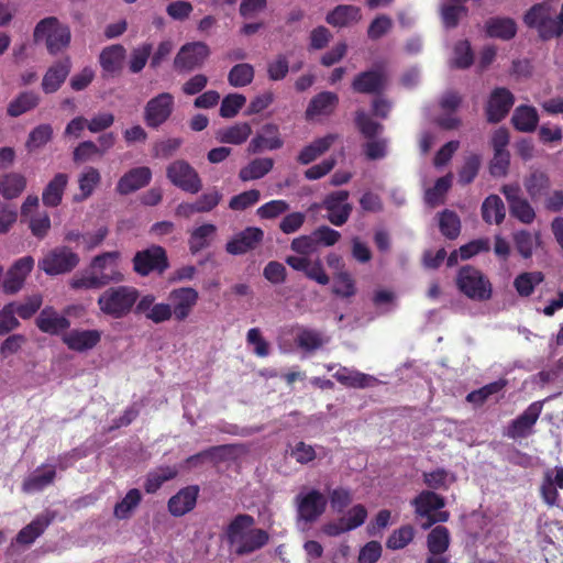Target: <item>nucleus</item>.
<instances>
[{"label":"nucleus","mask_w":563,"mask_h":563,"mask_svg":"<svg viewBox=\"0 0 563 563\" xmlns=\"http://www.w3.org/2000/svg\"><path fill=\"white\" fill-rule=\"evenodd\" d=\"M451 187V176L446 175L437 179L433 187L429 188L426 191L424 199L426 202L435 207L443 202L444 195L449 191Z\"/></svg>","instance_id":"obj_58"},{"label":"nucleus","mask_w":563,"mask_h":563,"mask_svg":"<svg viewBox=\"0 0 563 563\" xmlns=\"http://www.w3.org/2000/svg\"><path fill=\"white\" fill-rule=\"evenodd\" d=\"M485 33L490 38L509 41L517 34V23L514 19L507 16L489 18L485 22Z\"/></svg>","instance_id":"obj_30"},{"label":"nucleus","mask_w":563,"mask_h":563,"mask_svg":"<svg viewBox=\"0 0 563 563\" xmlns=\"http://www.w3.org/2000/svg\"><path fill=\"white\" fill-rule=\"evenodd\" d=\"M327 498L318 489L296 496L297 516L307 523H312L323 515L327 508Z\"/></svg>","instance_id":"obj_14"},{"label":"nucleus","mask_w":563,"mask_h":563,"mask_svg":"<svg viewBox=\"0 0 563 563\" xmlns=\"http://www.w3.org/2000/svg\"><path fill=\"white\" fill-rule=\"evenodd\" d=\"M514 103L515 96L509 89L505 87L493 89L485 107L487 121L489 123H499L508 115Z\"/></svg>","instance_id":"obj_15"},{"label":"nucleus","mask_w":563,"mask_h":563,"mask_svg":"<svg viewBox=\"0 0 563 563\" xmlns=\"http://www.w3.org/2000/svg\"><path fill=\"white\" fill-rule=\"evenodd\" d=\"M166 176L174 186L186 192L197 194L202 188L199 174L184 159L170 163L166 168Z\"/></svg>","instance_id":"obj_10"},{"label":"nucleus","mask_w":563,"mask_h":563,"mask_svg":"<svg viewBox=\"0 0 563 563\" xmlns=\"http://www.w3.org/2000/svg\"><path fill=\"white\" fill-rule=\"evenodd\" d=\"M339 139L338 134L329 133L323 137H319L314 140L309 145L305 146L298 157L297 161L302 165H308L313 162L317 157L325 153L332 144Z\"/></svg>","instance_id":"obj_33"},{"label":"nucleus","mask_w":563,"mask_h":563,"mask_svg":"<svg viewBox=\"0 0 563 563\" xmlns=\"http://www.w3.org/2000/svg\"><path fill=\"white\" fill-rule=\"evenodd\" d=\"M174 107L175 99L169 92H161L151 98L144 107L143 119L145 124L151 129H158L169 120Z\"/></svg>","instance_id":"obj_11"},{"label":"nucleus","mask_w":563,"mask_h":563,"mask_svg":"<svg viewBox=\"0 0 563 563\" xmlns=\"http://www.w3.org/2000/svg\"><path fill=\"white\" fill-rule=\"evenodd\" d=\"M254 67L242 63L234 65L228 74V81L232 87H245L254 79Z\"/></svg>","instance_id":"obj_53"},{"label":"nucleus","mask_w":563,"mask_h":563,"mask_svg":"<svg viewBox=\"0 0 563 563\" xmlns=\"http://www.w3.org/2000/svg\"><path fill=\"white\" fill-rule=\"evenodd\" d=\"M174 319L178 322L185 321L198 302L199 294L195 288L180 287L169 292Z\"/></svg>","instance_id":"obj_19"},{"label":"nucleus","mask_w":563,"mask_h":563,"mask_svg":"<svg viewBox=\"0 0 563 563\" xmlns=\"http://www.w3.org/2000/svg\"><path fill=\"white\" fill-rule=\"evenodd\" d=\"M100 180L101 175L99 170L95 167H87L78 178L80 192L74 196V201L82 202L87 200L93 194Z\"/></svg>","instance_id":"obj_43"},{"label":"nucleus","mask_w":563,"mask_h":563,"mask_svg":"<svg viewBox=\"0 0 563 563\" xmlns=\"http://www.w3.org/2000/svg\"><path fill=\"white\" fill-rule=\"evenodd\" d=\"M347 190H336L328 194L322 200L321 207L327 211L325 219L335 227L345 224L353 211L349 202Z\"/></svg>","instance_id":"obj_12"},{"label":"nucleus","mask_w":563,"mask_h":563,"mask_svg":"<svg viewBox=\"0 0 563 563\" xmlns=\"http://www.w3.org/2000/svg\"><path fill=\"white\" fill-rule=\"evenodd\" d=\"M411 505L418 517L426 518L427 521L422 525L423 529H429L438 522H445L449 520L448 511H438L445 506V499L441 495L431 489L422 490L412 500Z\"/></svg>","instance_id":"obj_6"},{"label":"nucleus","mask_w":563,"mask_h":563,"mask_svg":"<svg viewBox=\"0 0 563 563\" xmlns=\"http://www.w3.org/2000/svg\"><path fill=\"white\" fill-rule=\"evenodd\" d=\"M298 347L306 352H313L323 346L325 340L322 333L314 329L302 328L296 335Z\"/></svg>","instance_id":"obj_48"},{"label":"nucleus","mask_w":563,"mask_h":563,"mask_svg":"<svg viewBox=\"0 0 563 563\" xmlns=\"http://www.w3.org/2000/svg\"><path fill=\"white\" fill-rule=\"evenodd\" d=\"M506 217V209L501 198L497 195H489L485 198L482 203V218L483 220L492 224H500Z\"/></svg>","instance_id":"obj_41"},{"label":"nucleus","mask_w":563,"mask_h":563,"mask_svg":"<svg viewBox=\"0 0 563 563\" xmlns=\"http://www.w3.org/2000/svg\"><path fill=\"white\" fill-rule=\"evenodd\" d=\"M199 495V486L189 485L181 488L177 494L172 496L168 500V511L174 517H181L191 511L196 504Z\"/></svg>","instance_id":"obj_24"},{"label":"nucleus","mask_w":563,"mask_h":563,"mask_svg":"<svg viewBox=\"0 0 563 563\" xmlns=\"http://www.w3.org/2000/svg\"><path fill=\"white\" fill-rule=\"evenodd\" d=\"M26 186L27 179L20 172H7L0 175V196L4 200L19 198Z\"/></svg>","instance_id":"obj_29"},{"label":"nucleus","mask_w":563,"mask_h":563,"mask_svg":"<svg viewBox=\"0 0 563 563\" xmlns=\"http://www.w3.org/2000/svg\"><path fill=\"white\" fill-rule=\"evenodd\" d=\"M142 494L137 488L130 489L124 498L114 507V516L118 519H128L132 511L140 505Z\"/></svg>","instance_id":"obj_56"},{"label":"nucleus","mask_w":563,"mask_h":563,"mask_svg":"<svg viewBox=\"0 0 563 563\" xmlns=\"http://www.w3.org/2000/svg\"><path fill=\"white\" fill-rule=\"evenodd\" d=\"M543 274L540 272L521 273L515 280L514 286L521 297H529L533 294L537 285L543 282Z\"/></svg>","instance_id":"obj_52"},{"label":"nucleus","mask_w":563,"mask_h":563,"mask_svg":"<svg viewBox=\"0 0 563 563\" xmlns=\"http://www.w3.org/2000/svg\"><path fill=\"white\" fill-rule=\"evenodd\" d=\"M132 264L133 271L142 277L148 276L151 273L162 275L169 267L165 249L155 244L137 251L132 258Z\"/></svg>","instance_id":"obj_8"},{"label":"nucleus","mask_w":563,"mask_h":563,"mask_svg":"<svg viewBox=\"0 0 563 563\" xmlns=\"http://www.w3.org/2000/svg\"><path fill=\"white\" fill-rule=\"evenodd\" d=\"M362 14L358 7L340 4L327 14V22L336 27H344L361 20Z\"/></svg>","instance_id":"obj_35"},{"label":"nucleus","mask_w":563,"mask_h":563,"mask_svg":"<svg viewBox=\"0 0 563 563\" xmlns=\"http://www.w3.org/2000/svg\"><path fill=\"white\" fill-rule=\"evenodd\" d=\"M55 477H56V471L54 467H51L49 470H47L41 474L37 473V471H36L34 474H32L31 476H29L27 478H25L23 481L22 490L26 494L41 492L45 487L53 484Z\"/></svg>","instance_id":"obj_46"},{"label":"nucleus","mask_w":563,"mask_h":563,"mask_svg":"<svg viewBox=\"0 0 563 563\" xmlns=\"http://www.w3.org/2000/svg\"><path fill=\"white\" fill-rule=\"evenodd\" d=\"M505 196L511 217L525 224H530L536 219V211L530 202L521 196L518 185H504L500 189Z\"/></svg>","instance_id":"obj_16"},{"label":"nucleus","mask_w":563,"mask_h":563,"mask_svg":"<svg viewBox=\"0 0 563 563\" xmlns=\"http://www.w3.org/2000/svg\"><path fill=\"white\" fill-rule=\"evenodd\" d=\"M101 340L99 330H71L64 334L63 342L71 351L85 352L93 349Z\"/></svg>","instance_id":"obj_26"},{"label":"nucleus","mask_w":563,"mask_h":563,"mask_svg":"<svg viewBox=\"0 0 563 563\" xmlns=\"http://www.w3.org/2000/svg\"><path fill=\"white\" fill-rule=\"evenodd\" d=\"M112 273L113 274L102 273L100 275L90 274L75 276L70 280V287L73 289H99L110 282H121L123 279V275L120 272Z\"/></svg>","instance_id":"obj_32"},{"label":"nucleus","mask_w":563,"mask_h":563,"mask_svg":"<svg viewBox=\"0 0 563 563\" xmlns=\"http://www.w3.org/2000/svg\"><path fill=\"white\" fill-rule=\"evenodd\" d=\"M481 156L478 154H471L465 158V162L459 172V183L461 185H468L476 178L481 168Z\"/></svg>","instance_id":"obj_62"},{"label":"nucleus","mask_w":563,"mask_h":563,"mask_svg":"<svg viewBox=\"0 0 563 563\" xmlns=\"http://www.w3.org/2000/svg\"><path fill=\"white\" fill-rule=\"evenodd\" d=\"M53 137V128L51 124H40L34 128L25 142V148L29 153L34 152L47 144Z\"/></svg>","instance_id":"obj_50"},{"label":"nucleus","mask_w":563,"mask_h":563,"mask_svg":"<svg viewBox=\"0 0 563 563\" xmlns=\"http://www.w3.org/2000/svg\"><path fill=\"white\" fill-rule=\"evenodd\" d=\"M177 474L178 471L174 466L159 467L158 470L148 473L144 483L145 492L147 494L156 493L165 482L175 478Z\"/></svg>","instance_id":"obj_45"},{"label":"nucleus","mask_w":563,"mask_h":563,"mask_svg":"<svg viewBox=\"0 0 563 563\" xmlns=\"http://www.w3.org/2000/svg\"><path fill=\"white\" fill-rule=\"evenodd\" d=\"M152 51L153 46L151 43H143L132 49L129 62V69L132 74H139L143 70L152 55Z\"/></svg>","instance_id":"obj_59"},{"label":"nucleus","mask_w":563,"mask_h":563,"mask_svg":"<svg viewBox=\"0 0 563 563\" xmlns=\"http://www.w3.org/2000/svg\"><path fill=\"white\" fill-rule=\"evenodd\" d=\"M440 232L449 240H455L461 232V220L459 216L451 210H443L439 214Z\"/></svg>","instance_id":"obj_49"},{"label":"nucleus","mask_w":563,"mask_h":563,"mask_svg":"<svg viewBox=\"0 0 563 563\" xmlns=\"http://www.w3.org/2000/svg\"><path fill=\"white\" fill-rule=\"evenodd\" d=\"M126 56V49L121 44H112L106 46L99 55V64L103 71V77H114L119 75L123 68Z\"/></svg>","instance_id":"obj_23"},{"label":"nucleus","mask_w":563,"mask_h":563,"mask_svg":"<svg viewBox=\"0 0 563 563\" xmlns=\"http://www.w3.org/2000/svg\"><path fill=\"white\" fill-rule=\"evenodd\" d=\"M71 68V63L68 57L53 64L45 73L42 80V89L45 93L56 92L65 82Z\"/></svg>","instance_id":"obj_27"},{"label":"nucleus","mask_w":563,"mask_h":563,"mask_svg":"<svg viewBox=\"0 0 563 563\" xmlns=\"http://www.w3.org/2000/svg\"><path fill=\"white\" fill-rule=\"evenodd\" d=\"M523 186L529 197L537 201L545 196L551 187V181L547 173L534 169L523 179Z\"/></svg>","instance_id":"obj_34"},{"label":"nucleus","mask_w":563,"mask_h":563,"mask_svg":"<svg viewBox=\"0 0 563 563\" xmlns=\"http://www.w3.org/2000/svg\"><path fill=\"white\" fill-rule=\"evenodd\" d=\"M332 291L339 297L350 298L356 292L355 282L347 272H341L334 277Z\"/></svg>","instance_id":"obj_63"},{"label":"nucleus","mask_w":563,"mask_h":563,"mask_svg":"<svg viewBox=\"0 0 563 563\" xmlns=\"http://www.w3.org/2000/svg\"><path fill=\"white\" fill-rule=\"evenodd\" d=\"M261 192L257 189H251L233 196L229 201V208L234 211H243L258 202Z\"/></svg>","instance_id":"obj_64"},{"label":"nucleus","mask_w":563,"mask_h":563,"mask_svg":"<svg viewBox=\"0 0 563 563\" xmlns=\"http://www.w3.org/2000/svg\"><path fill=\"white\" fill-rule=\"evenodd\" d=\"M274 167V159L271 157H260L252 159L239 172V178L242 181L261 179L266 176Z\"/></svg>","instance_id":"obj_39"},{"label":"nucleus","mask_w":563,"mask_h":563,"mask_svg":"<svg viewBox=\"0 0 563 563\" xmlns=\"http://www.w3.org/2000/svg\"><path fill=\"white\" fill-rule=\"evenodd\" d=\"M423 483L431 489H449L450 485L455 481L453 475L442 467L422 474Z\"/></svg>","instance_id":"obj_54"},{"label":"nucleus","mask_w":563,"mask_h":563,"mask_svg":"<svg viewBox=\"0 0 563 563\" xmlns=\"http://www.w3.org/2000/svg\"><path fill=\"white\" fill-rule=\"evenodd\" d=\"M523 22L528 27L536 29L543 41L563 35V22L559 15L553 16V9L549 2L533 4L526 12Z\"/></svg>","instance_id":"obj_3"},{"label":"nucleus","mask_w":563,"mask_h":563,"mask_svg":"<svg viewBox=\"0 0 563 563\" xmlns=\"http://www.w3.org/2000/svg\"><path fill=\"white\" fill-rule=\"evenodd\" d=\"M251 134V125L247 122H241L219 130L216 137L220 143L241 145L246 142Z\"/></svg>","instance_id":"obj_38"},{"label":"nucleus","mask_w":563,"mask_h":563,"mask_svg":"<svg viewBox=\"0 0 563 563\" xmlns=\"http://www.w3.org/2000/svg\"><path fill=\"white\" fill-rule=\"evenodd\" d=\"M217 233V227L212 223H205L190 233L188 246L191 254H197L210 246Z\"/></svg>","instance_id":"obj_37"},{"label":"nucleus","mask_w":563,"mask_h":563,"mask_svg":"<svg viewBox=\"0 0 563 563\" xmlns=\"http://www.w3.org/2000/svg\"><path fill=\"white\" fill-rule=\"evenodd\" d=\"M211 54L208 44L201 41L185 43L177 52L173 67L178 74H189L201 68Z\"/></svg>","instance_id":"obj_7"},{"label":"nucleus","mask_w":563,"mask_h":563,"mask_svg":"<svg viewBox=\"0 0 563 563\" xmlns=\"http://www.w3.org/2000/svg\"><path fill=\"white\" fill-rule=\"evenodd\" d=\"M79 255L68 246H58L49 251L40 262L38 267L47 275L55 276L71 272L79 264Z\"/></svg>","instance_id":"obj_9"},{"label":"nucleus","mask_w":563,"mask_h":563,"mask_svg":"<svg viewBox=\"0 0 563 563\" xmlns=\"http://www.w3.org/2000/svg\"><path fill=\"white\" fill-rule=\"evenodd\" d=\"M416 530L411 525H404L391 532L386 541L389 550H401L412 542Z\"/></svg>","instance_id":"obj_57"},{"label":"nucleus","mask_w":563,"mask_h":563,"mask_svg":"<svg viewBox=\"0 0 563 563\" xmlns=\"http://www.w3.org/2000/svg\"><path fill=\"white\" fill-rule=\"evenodd\" d=\"M254 523L253 516L239 514L228 525L225 537L235 555L252 554L268 543V532L261 528H254Z\"/></svg>","instance_id":"obj_1"},{"label":"nucleus","mask_w":563,"mask_h":563,"mask_svg":"<svg viewBox=\"0 0 563 563\" xmlns=\"http://www.w3.org/2000/svg\"><path fill=\"white\" fill-rule=\"evenodd\" d=\"M508 382L505 378H500L496 382L489 383L476 390L467 394L466 400L475 405H483L490 396L501 391Z\"/></svg>","instance_id":"obj_51"},{"label":"nucleus","mask_w":563,"mask_h":563,"mask_svg":"<svg viewBox=\"0 0 563 563\" xmlns=\"http://www.w3.org/2000/svg\"><path fill=\"white\" fill-rule=\"evenodd\" d=\"M428 550L432 555L443 554L450 545V532L444 526L434 527L427 537Z\"/></svg>","instance_id":"obj_44"},{"label":"nucleus","mask_w":563,"mask_h":563,"mask_svg":"<svg viewBox=\"0 0 563 563\" xmlns=\"http://www.w3.org/2000/svg\"><path fill=\"white\" fill-rule=\"evenodd\" d=\"M33 37L36 43L45 40L48 53L56 55L68 47L71 34L69 26L62 24L55 16H48L36 24Z\"/></svg>","instance_id":"obj_5"},{"label":"nucleus","mask_w":563,"mask_h":563,"mask_svg":"<svg viewBox=\"0 0 563 563\" xmlns=\"http://www.w3.org/2000/svg\"><path fill=\"white\" fill-rule=\"evenodd\" d=\"M339 103V96L332 91H322L316 95L306 109V119L311 120L318 115H330Z\"/></svg>","instance_id":"obj_28"},{"label":"nucleus","mask_w":563,"mask_h":563,"mask_svg":"<svg viewBox=\"0 0 563 563\" xmlns=\"http://www.w3.org/2000/svg\"><path fill=\"white\" fill-rule=\"evenodd\" d=\"M34 267V258L30 255L16 260L7 271L2 282V290L5 295H15L24 286L26 277Z\"/></svg>","instance_id":"obj_17"},{"label":"nucleus","mask_w":563,"mask_h":563,"mask_svg":"<svg viewBox=\"0 0 563 563\" xmlns=\"http://www.w3.org/2000/svg\"><path fill=\"white\" fill-rule=\"evenodd\" d=\"M38 103L40 96L37 93L33 91H23L10 101L7 108V113L11 118H18L35 109Z\"/></svg>","instance_id":"obj_40"},{"label":"nucleus","mask_w":563,"mask_h":563,"mask_svg":"<svg viewBox=\"0 0 563 563\" xmlns=\"http://www.w3.org/2000/svg\"><path fill=\"white\" fill-rule=\"evenodd\" d=\"M334 378L340 384L352 388H366L377 382L374 376L357 371H350L346 367L339 369L334 374Z\"/></svg>","instance_id":"obj_42"},{"label":"nucleus","mask_w":563,"mask_h":563,"mask_svg":"<svg viewBox=\"0 0 563 563\" xmlns=\"http://www.w3.org/2000/svg\"><path fill=\"white\" fill-rule=\"evenodd\" d=\"M54 519L55 514L49 510L37 515L29 525L18 532L14 539L15 543L25 547L33 544L34 541L45 532Z\"/></svg>","instance_id":"obj_21"},{"label":"nucleus","mask_w":563,"mask_h":563,"mask_svg":"<svg viewBox=\"0 0 563 563\" xmlns=\"http://www.w3.org/2000/svg\"><path fill=\"white\" fill-rule=\"evenodd\" d=\"M246 98L241 93H229L222 99L220 106V115L224 119L234 118L244 107Z\"/></svg>","instance_id":"obj_61"},{"label":"nucleus","mask_w":563,"mask_h":563,"mask_svg":"<svg viewBox=\"0 0 563 563\" xmlns=\"http://www.w3.org/2000/svg\"><path fill=\"white\" fill-rule=\"evenodd\" d=\"M354 123L360 133L367 140L375 139L384 130V125L374 121L364 110L355 111Z\"/></svg>","instance_id":"obj_47"},{"label":"nucleus","mask_w":563,"mask_h":563,"mask_svg":"<svg viewBox=\"0 0 563 563\" xmlns=\"http://www.w3.org/2000/svg\"><path fill=\"white\" fill-rule=\"evenodd\" d=\"M539 114L531 106H519L515 109L511 123L517 131L533 132L538 126Z\"/></svg>","instance_id":"obj_36"},{"label":"nucleus","mask_w":563,"mask_h":563,"mask_svg":"<svg viewBox=\"0 0 563 563\" xmlns=\"http://www.w3.org/2000/svg\"><path fill=\"white\" fill-rule=\"evenodd\" d=\"M152 170L150 167H134L126 172L118 181L115 190L120 195H129L150 184Z\"/></svg>","instance_id":"obj_22"},{"label":"nucleus","mask_w":563,"mask_h":563,"mask_svg":"<svg viewBox=\"0 0 563 563\" xmlns=\"http://www.w3.org/2000/svg\"><path fill=\"white\" fill-rule=\"evenodd\" d=\"M468 9L463 4L450 3L441 8V18L446 29H455L460 19L467 15Z\"/></svg>","instance_id":"obj_60"},{"label":"nucleus","mask_w":563,"mask_h":563,"mask_svg":"<svg viewBox=\"0 0 563 563\" xmlns=\"http://www.w3.org/2000/svg\"><path fill=\"white\" fill-rule=\"evenodd\" d=\"M140 297V291L133 286H114L106 289L98 298L100 311L113 319L126 317Z\"/></svg>","instance_id":"obj_2"},{"label":"nucleus","mask_w":563,"mask_h":563,"mask_svg":"<svg viewBox=\"0 0 563 563\" xmlns=\"http://www.w3.org/2000/svg\"><path fill=\"white\" fill-rule=\"evenodd\" d=\"M35 323L40 331L51 335H58L70 327V321L51 306L41 310Z\"/></svg>","instance_id":"obj_25"},{"label":"nucleus","mask_w":563,"mask_h":563,"mask_svg":"<svg viewBox=\"0 0 563 563\" xmlns=\"http://www.w3.org/2000/svg\"><path fill=\"white\" fill-rule=\"evenodd\" d=\"M388 77L383 68H371L358 73L353 81L352 89L356 93L380 96L386 90Z\"/></svg>","instance_id":"obj_13"},{"label":"nucleus","mask_w":563,"mask_h":563,"mask_svg":"<svg viewBox=\"0 0 563 563\" xmlns=\"http://www.w3.org/2000/svg\"><path fill=\"white\" fill-rule=\"evenodd\" d=\"M543 408V401H534L528 408L514 419L506 430V435L509 439H523L527 438L536 422L538 421Z\"/></svg>","instance_id":"obj_18"},{"label":"nucleus","mask_w":563,"mask_h":563,"mask_svg":"<svg viewBox=\"0 0 563 563\" xmlns=\"http://www.w3.org/2000/svg\"><path fill=\"white\" fill-rule=\"evenodd\" d=\"M455 283L460 292L468 299L487 301L492 298L493 286L490 280L474 266H462L457 272Z\"/></svg>","instance_id":"obj_4"},{"label":"nucleus","mask_w":563,"mask_h":563,"mask_svg":"<svg viewBox=\"0 0 563 563\" xmlns=\"http://www.w3.org/2000/svg\"><path fill=\"white\" fill-rule=\"evenodd\" d=\"M69 177L65 173H57L44 187L42 201L45 207L55 208L62 203Z\"/></svg>","instance_id":"obj_31"},{"label":"nucleus","mask_w":563,"mask_h":563,"mask_svg":"<svg viewBox=\"0 0 563 563\" xmlns=\"http://www.w3.org/2000/svg\"><path fill=\"white\" fill-rule=\"evenodd\" d=\"M264 238L262 229L256 227H247L243 231L236 233L225 244V251L231 255H242L254 250Z\"/></svg>","instance_id":"obj_20"},{"label":"nucleus","mask_w":563,"mask_h":563,"mask_svg":"<svg viewBox=\"0 0 563 563\" xmlns=\"http://www.w3.org/2000/svg\"><path fill=\"white\" fill-rule=\"evenodd\" d=\"M452 66L457 69H467L474 63V53L468 40L459 41L454 45Z\"/></svg>","instance_id":"obj_55"}]
</instances>
